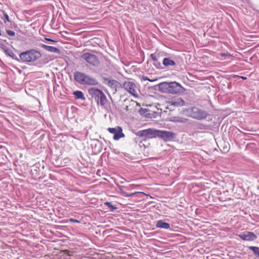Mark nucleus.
Returning <instances> with one entry per match:
<instances>
[{"instance_id": "obj_1", "label": "nucleus", "mask_w": 259, "mask_h": 259, "mask_svg": "<svg viewBox=\"0 0 259 259\" xmlns=\"http://www.w3.org/2000/svg\"><path fill=\"white\" fill-rule=\"evenodd\" d=\"M41 57L40 52L34 49L23 52L19 54L21 61L24 63L34 62L40 59Z\"/></svg>"}, {"instance_id": "obj_2", "label": "nucleus", "mask_w": 259, "mask_h": 259, "mask_svg": "<svg viewBox=\"0 0 259 259\" xmlns=\"http://www.w3.org/2000/svg\"><path fill=\"white\" fill-rule=\"evenodd\" d=\"M159 90L165 93L177 94L181 92L182 86L177 82H163L159 84Z\"/></svg>"}, {"instance_id": "obj_3", "label": "nucleus", "mask_w": 259, "mask_h": 259, "mask_svg": "<svg viewBox=\"0 0 259 259\" xmlns=\"http://www.w3.org/2000/svg\"><path fill=\"white\" fill-rule=\"evenodd\" d=\"M88 92L92 98H94L97 102L98 104H100L101 106L105 105L107 99L102 91L95 88H91L88 90Z\"/></svg>"}, {"instance_id": "obj_4", "label": "nucleus", "mask_w": 259, "mask_h": 259, "mask_svg": "<svg viewBox=\"0 0 259 259\" xmlns=\"http://www.w3.org/2000/svg\"><path fill=\"white\" fill-rule=\"evenodd\" d=\"M183 112L186 115L197 120L204 119L207 116V113L205 111L197 107L187 109Z\"/></svg>"}, {"instance_id": "obj_5", "label": "nucleus", "mask_w": 259, "mask_h": 259, "mask_svg": "<svg viewBox=\"0 0 259 259\" xmlns=\"http://www.w3.org/2000/svg\"><path fill=\"white\" fill-rule=\"evenodd\" d=\"M123 89L129 94L135 98L139 97L138 94V87L133 81L127 80L123 82L122 84Z\"/></svg>"}, {"instance_id": "obj_6", "label": "nucleus", "mask_w": 259, "mask_h": 259, "mask_svg": "<svg viewBox=\"0 0 259 259\" xmlns=\"http://www.w3.org/2000/svg\"><path fill=\"white\" fill-rule=\"evenodd\" d=\"M160 100L165 102L167 106H173L174 107H179L185 105V101L183 100L181 98L172 99L171 100H167L164 97H160Z\"/></svg>"}, {"instance_id": "obj_7", "label": "nucleus", "mask_w": 259, "mask_h": 259, "mask_svg": "<svg viewBox=\"0 0 259 259\" xmlns=\"http://www.w3.org/2000/svg\"><path fill=\"white\" fill-rule=\"evenodd\" d=\"M157 130L148 128L139 131L137 135L144 139H153L157 137Z\"/></svg>"}, {"instance_id": "obj_8", "label": "nucleus", "mask_w": 259, "mask_h": 259, "mask_svg": "<svg viewBox=\"0 0 259 259\" xmlns=\"http://www.w3.org/2000/svg\"><path fill=\"white\" fill-rule=\"evenodd\" d=\"M157 137H159L164 141H171L175 137V134L170 131L157 130Z\"/></svg>"}, {"instance_id": "obj_9", "label": "nucleus", "mask_w": 259, "mask_h": 259, "mask_svg": "<svg viewBox=\"0 0 259 259\" xmlns=\"http://www.w3.org/2000/svg\"><path fill=\"white\" fill-rule=\"evenodd\" d=\"M108 131L113 134V139L118 140L120 138L124 137V134L122 132V129L120 126H116L115 127H108Z\"/></svg>"}, {"instance_id": "obj_10", "label": "nucleus", "mask_w": 259, "mask_h": 259, "mask_svg": "<svg viewBox=\"0 0 259 259\" xmlns=\"http://www.w3.org/2000/svg\"><path fill=\"white\" fill-rule=\"evenodd\" d=\"M81 58L93 66H97L99 64L98 58L95 55L91 53H87L83 54L81 56Z\"/></svg>"}, {"instance_id": "obj_11", "label": "nucleus", "mask_w": 259, "mask_h": 259, "mask_svg": "<svg viewBox=\"0 0 259 259\" xmlns=\"http://www.w3.org/2000/svg\"><path fill=\"white\" fill-rule=\"evenodd\" d=\"M238 236L245 241H253L256 238L255 235L251 232H247L246 233L239 234Z\"/></svg>"}, {"instance_id": "obj_12", "label": "nucleus", "mask_w": 259, "mask_h": 259, "mask_svg": "<svg viewBox=\"0 0 259 259\" xmlns=\"http://www.w3.org/2000/svg\"><path fill=\"white\" fill-rule=\"evenodd\" d=\"M106 81V83L107 84L108 86L110 87L111 89L114 90L115 91H116V89L117 87L119 85V83L118 81L113 80V79H109L108 78H106L105 79Z\"/></svg>"}, {"instance_id": "obj_13", "label": "nucleus", "mask_w": 259, "mask_h": 259, "mask_svg": "<svg viewBox=\"0 0 259 259\" xmlns=\"http://www.w3.org/2000/svg\"><path fill=\"white\" fill-rule=\"evenodd\" d=\"M98 82L97 79L87 75L84 78V82H83V84L84 85H94L98 84Z\"/></svg>"}, {"instance_id": "obj_14", "label": "nucleus", "mask_w": 259, "mask_h": 259, "mask_svg": "<svg viewBox=\"0 0 259 259\" xmlns=\"http://www.w3.org/2000/svg\"><path fill=\"white\" fill-rule=\"evenodd\" d=\"M85 76L84 73L80 72H76L74 74V79L81 84H83Z\"/></svg>"}, {"instance_id": "obj_15", "label": "nucleus", "mask_w": 259, "mask_h": 259, "mask_svg": "<svg viewBox=\"0 0 259 259\" xmlns=\"http://www.w3.org/2000/svg\"><path fill=\"white\" fill-rule=\"evenodd\" d=\"M41 47L49 52L55 53H57V54L60 53V51L58 48H55L53 46H47L46 45L42 44L41 45Z\"/></svg>"}, {"instance_id": "obj_16", "label": "nucleus", "mask_w": 259, "mask_h": 259, "mask_svg": "<svg viewBox=\"0 0 259 259\" xmlns=\"http://www.w3.org/2000/svg\"><path fill=\"white\" fill-rule=\"evenodd\" d=\"M156 227L159 228L168 229L170 228V225L168 223L164 222L162 220H159L157 222Z\"/></svg>"}, {"instance_id": "obj_17", "label": "nucleus", "mask_w": 259, "mask_h": 259, "mask_svg": "<svg viewBox=\"0 0 259 259\" xmlns=\"http://www.w3.org/2000/svg\"><path fill=\"white\" fill-rule=\"evenodd\" d=\"M162 63L165 66H174L176 64L175 62L173 60L168 58H164Z\"/></svg>"}, {"instance_id": "obj_18", "label": "nucleus", "mask_w": 259, "mask_h": 259, "mask_svg": "<svg viewBox=\"0 0 259 259\" xmlns=\"http://www.w3.org/2000/svg\"><path fill=\"white\" fill-rule=\"evenodd\" d=\"M73 95L77 99H81L84 100L85 99L83 93L81 91H76L73 93Z\"/></svg>"}, {"instance_id": "obj_19", "label": "nucleus", "mask_w": 259, "mask_h": 259, "mask_svg": "<svg viewBox=\"0 0 259 259\" xmlns=\"http://www.w3.org/2000/svg\"><path fill=\"white\" fill-rule=\"evenodd\" d=\"M249 248L253 251V253L259 256V247L255 246H249Z\"/></svg>"}, {"instance_id": "obj_20", "label": "nucleus", "mask_w": 259, "mask_h": 259, "mask_svg": "<svg viewBox=\"0 0 259 259\" xmlns=\"http://www.w3.org/2000/svg\"><path fill=\"white\" fill-rule=\"evenodd\" d=\"M138 192H135V193H130V194H127V193H126L125 192H123L122 193L123 194V196H124L125 197H131L132 196H133L134 195H135V194L137 193Z\"/></svg>"}, {"instance_id": "obj_21", "label": "nucleus", "mask_w": 259, "mask_h": 259, "mask_svg": "<svg viewBox=\"0 0 259 259\" xmlns=\"http://www.w3.org/2000/svg\"><path fill=\"white\" fill-rule=\"evenodd\" d=\"M6 32L9 35L11 36H13L15 34V32L11 30H7Z\"/></svg>"}, {"instance_id": "obj_22", "label": "nucleus", "mask_w": 259, "mask_h": 259, "mask_svg": "<svg viewBox=\"0 0 259 259\" xmlns=\"http://www.w3.org/2000/svg\"><path fill=\"white\" fill-rule=\"evenodd\" d=\"M2 12H3V15H4V17L6 18V21L7 22H10V19H9V17L8 15L4 11H3Z\"/></svg>"}, {"instance_id": "obj_23", "label": "nucleus", "mask_w": 259, "mask_h": 259, "mask_svg": "<svg viewBox=\"0 0 259 259\" xmlns=\"http://www.w3.org/2000/svg\"><path fill=\"white\" fill-rule=\"evenodd\" d=\"M142 79H143V80H149V81H151V82H153V81H155V80H157V79H154L151 80V79H149V78H148L147 77H146V76H143V77H142Z\"/></svg>"}, {"instance_id": "obj_24", "label": "nucleus", "mask_w": 259, "mask_h": 259, "mask_svg": "<svg viewBox=\"0 0 259 259\" xmlns=\"http://www.w3.org/2000/svg\"><path fill=\"white\" fill-rule=\"evenodd\" d=\"M172 121H177V122H185L186 119H182L181 118H177V119H175L174 120H172Z\"/></svg>"}, {"instance_id": "obj_25", "label": "nucleus", "mask_w": 259, "mask_h": 259, "mask_svg": "<svg viewBox=\"0 0 259 259\" xmlns=\"http://www.w3.org/2000/svg\"><path fill=\"white\" fill-rule=\"evenodd\" d=\"M69 221L72 223H80V221L77 220H75L73 219H70L69 220Z\"/></svg>"}, {"instance_id": "obj_26", "label": "nucleus", "mask_w": 259, "mask_h": 259, "mask_svg": "<svg viewBox=\"0 0 259 259\" xmlns=\"http://www.w3.org/2000/svg\"><path fill=\"white\" fill-rule=\"evenodd\" d=\"M150 57H151V59H152L153 61H157V58H156V56H155V55H154V54H151Z\"/></svg>"}, {"instance_id": "obj_27", "label": "nucleus", "mask_w": 259, "mask_h": 259, "mask_svg": "<svg viewBox=\"0 0 259 259\" xmlns=\"http://www.w3.org/2000/svg\"><path fill=\"white\" fill-rule=\"evenodd\" d=\"M220 55L222 57H225V56H230V54L228 53H221Z\"/></svg>"}, {"instance_id": "obj_28", "label": "nucleus", "mask_w": 259, "mask_h": 259, "mask_svg": "<svg viewBox=\"0 0 259 259\" xmlns=\"http://www.w3.org/2000/svg\"><path fill=\"white\" fill-rule=\"evenodd\" d=\"M105 204L109 207H111L112 209L116 208L115 207H113L110 202H106Z\"/></svg>"}, {"instance_id": "obj_29", "label": "nucleus", "mask_w": 259, "mask_h": 259, "mask_svg": "<svg viewBox=\"0 0 259 259\" xmlns=\"http://www.w3.org/2000/svg\"><path fill=\"white\" fill-rule=\"evenodd\" d=\"M46 39L48 41H55V40L52 39H50V38H46Z\"/></svg>"}, {"instance_id": "obj_30", "label": "nucleus", "mask_w": 259, "mask_h": 259, "mask_svg": "<svg viewBox=\"0 0 259 259\" xmlns=\"http://www.w3.org/2000/svg\"><path fill=\"white\" fill-rule=\"evenodd\" d=\"M242 78H243V79H246V77H242Z\"/></svg>"}]
</instances>
